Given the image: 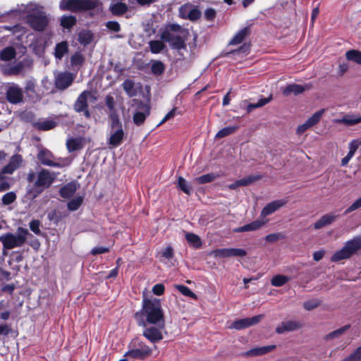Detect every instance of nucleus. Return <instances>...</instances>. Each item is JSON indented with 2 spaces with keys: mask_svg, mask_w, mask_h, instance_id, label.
Returning <instances> with one entry per match:
<instances>
[{
  "mask_svg": "<svg viewBox=\"0 0 361 361\" xmlns=\"http://www.w3.org/2000/svg\"><path fill=\"white\" fill-rule=\"evenodd\" d=\"M135 319L139 326H145L150 324H161V328H165L164 312L160 300L157 298L142 300V309L135 314Z\"/></svg>",
  "mask_w": 361,
  "mask_h": 361,
  "instance_id": "obj_1",
  "label": "nucleus"
},
{
  "mask_svg": "<svg viewBox=\"0 0 361 361\" xmlns=\"http://www.w3.org/2000/svg\"><path fill=\"white\" fill-rule=\"evenodd\" d=\"M13 14L18 16L20 18L26 19L33 29L39 31L43 30L49 22L43 8L33 3L23 6L20 9L13 11Z\"/></svg>",
  "mask_w": 361,
  "mask_h": 361,
  "instance_id": "obj_2",
  "label": "nucleus"
},
{
  "mask_svg": "<svg viewBox=\"0 0 361 361\" xmlns=\"http://www.w3.org/2000/svg\"><path fill=\"white\" fill-rule=\"evenodd\" d=\"M59 6L62 10L74 12L94 10L99 13L103 9V4L99 0H61Z\"/></svg>",
  "mask_w": 361,
  "mask_h": 361,
  "instance_id": "obj_3",
  "label": "nucleus"
},
{
  "mask_svg": "<svg viewBox=\"0 0 361 361\" xmlns=\"http://www.w3.org/2000/svg\"><path fill=\"white\" fill-rule=\"evenodd\" d=\"M56 178V174L47 169H42L37 173H30L27 175L29 182L33 183L37 193H41L49 188Z\"/></svg>",
  "mask_w": 361,
  "mask_h": 361,
  "instance_id": "obj_4",
  "label": "nucleus"
},
{
  "mask_svg": "<svg viewBox=\"0 0 361 361\" xmlns=\"http://www.w3.org/2000/svg\"><path fill=\"white\" fill-rule=\"evenodd\" d=\"M361 250V235H356L346 241L339 250L336 251L331 257L332 262L349 259L351 256Z\"/></svg>",
  "mask_w": 361,
  "mask_h": 361,
  "instance_id": "obj_5",
  "label": "nucleus"
},
{
  "mask_svg": "<svg viewBox=\"0 0 361 361\" xmlns=\"http://www.w3.org/2000/svg\"><path fill=\"white\" fill-rule=\"evenodd\" d=\"M28 235L27 229L19 227L16 235L11 233H6L0 236V241L6 249H13L22 246Z\"/></svg>",
  "mask_w": 361,
  "mask_h": 361,
  "instance_id": "obj_6",
  "label": "nucleus"
},
{
  "mask_svg": "<svg viewBox=\"0 0 361 361\" xmlns=\"http://www.w3.org/2000/svg\"><path fill=\"white\" fill-rule=\"evenodd\" d=\"M97 97L90 91L82 92L78 97L75 104L74 109L77 112H82L86 118L90 117V113L87 109L90 104H94Z\"/></svg>",
  "mask_w": 361,
  "mask_h": 361,
  "instance_id": "obj_7",
  "label": "nucleus"
},
{
  "mask_svg": "<svg viewBox=\"0 0 361 361\" xmlns=\"http://www.w3.org/2000/svg\"><path fill=\"white\" fill-rule=\"evenodd\" d=\"M37 157L42 164L59 168L67 166L71 161L68 158L55 159L49 151L45 149L41 150L39 152Z\"/></svg>",
  "mask_w": 361,
  "mask_h": 361,
  "instance_id": "obj_8",
  "label": "nucleus"
},
{
  "mask_svg": "<svg viewBox=\"0 0 361 361\" xmlns=\"http://www.w3.org/2000/svg\"><path fill=\"white\" fill-rule=\"evenodd\" d=\"M130 348L126 353V357H130L135 359H144L152 353V349L142 342H132L129 345Z\"/></svg>",
  "mask_w": 361,
  "mask_h": 361,
  "instance_id": "obj_9",
  "label": "nucleus"
},
{
  "mask_svg": "<svg viewBox=\"0 0 361 361\" xmlns=\"http://www.w3.org/2000/svg\"><path fill=\"white\" fill-rule=\"evenodd\" d=\"M175 28L178 30L181 29L178 25H173L171 27V31L167 30L162 32L161 39L164 42H170L172 47L174 49H180L185 47V42L181 37L175 35Z\"/></svg>",
  "mask_w": 361,
  "mask_h": 361,
  "instance_id": "obj_10",
  "label": "nucleus"
},
{
  "mask_svg": "<svg viewBox=\"0 0 361 361\" xmlns=\"http://www.w3.org/2000/svg\"><path fill=\"white\" fill-rule=\"evenodd\" d=\"M247 252L241 248H221L211 252V255L214 257L228 258L232 257H245Z\"/></svg>",
  "mask_w": 361,
  "mask_h": 361,
  "instance_id": "obj_11",
  "label": "nucleus"
},
{
  "mask_svg": "<svg viewBox=\"0 0 361 361\" xmlns=\"http://www.w3.org/2000/svg\"><path fill=\"white\" fill-rule=\"evenodd\" d=\"M157 326H145L143 331V336L151 343H157L163 339V331L164 328H161V324H155Z\"/></svg>",
  "mask_w": 361,
  "mask_h": 361,
  "instance_id": "obj_12",
  "label": "nucleus"
},
{
  "mask_svg": "<svg viewBox=\"0 0 361 361\" xmlns=\"http://www.w3.org/2000/svg\"><path fill=\"white\" fill-rule=\"evenodd\" d=\"M262 314H258L250 318H244L234 321L228 326L229 329L242 330L258 324L263 318Z\"/></svg>",
  "mask_w": 361,
  "mask_h": 361,
  "instance_id": "obj_13",
  "label": "nucleus"
},
{
  "mask_svg": "<svg viewBox=\"0 0 361 361\" xmlns=\"http://www.w3.org/2000/svg\"><path fill=\"white\" fill-rule=\"evenodd\" d=\"M123 138L124 131L122 127L112 128L109 132L107 143L114 148L121 145Z\"/></svg>",
  "mask_w": 361,
  "mask_h": 361,
  "instance_id": "obj_14",
  "label": "nucleus"
},
{
  "mask_svg": "<svg viewBox=\"0 0 361 361\" xmlns=\"http://www.w3.org/2000/svg\"><path fill=\"white\" fill-rule=\"evenodd\" d=\"M180 16L185 19L195 20L200 17L198 9L190 4L183 5L179 9Z\"/></svg>",
  "mask_w": 361,
  "mask_h": 361,
  "instance_id": "obj_15",
  "label": "nucleus"
},
{
  "mask_svg": "<svg viewBox=\"0 0 361 361\" xmlns=\"http://www.w3.org/2000/svg\"><path fill=\"white\" fill-rule=\"evenodd\" d=\"M74 75L68 72L59 73L55 78V84L57 88L64 90L73 82Z\"/></svg>",
  "mask_w": 361,
  "mask_h": 361,
  "instance_id": "obj_16",
  "label": "nucleus"
},
{
  "mask_svg": "<svg viewBox=\"0 0 361 361\" xmlns=\"http://www.w3.org/2000/svg\"><path fill=\"white\" fill-rule=\"evenodd\" d=\"M288 200L286 199L277 200L268 203L262 210L261 216L265 217L268 215L271 214L281 207L286 205Z\"/></svg>",
  "mask_w": 361,
  "mask_h": 361,
  "instance_id": "obj_17",
  "label": "nucleus"
},
{
  "mask_svg": "<svg viewBox=\"0 0 361 361\" xmlns=\"http://www.w3.org/2000/svg\"><path fill=\"white\" fill-rule=\"evenodd\" d=\"M302 324L296 320H289L281 322L276 329L278 334H283L286 331H293L300 329Z\"/></svg>",
  "mask_w": 361,
  "mask_h": 361,
  "instance_id": "obj_18",
  "label": "nucleus"
},
{
  "mask_svg": "<svg viewBox=\"0 0 361 361\" xmlns=\"http://www.w3.org/2000/svg\"><path fill=\"white\" fill-rule=\"evenodd\" d=\"M338 215L334 213H329L321 216L314 224V228L316 230L332 224L338 218Z\"/></svg>",
  "mask_w": 361,
  "mask_h": 361,
  "instance_id": "obj_19",
  "label": "nucleus"
},
{
  "mask_svg": "<svg viewBox=\"0 0 361 361\" xmlns=\"http://www.w3.org/2000/svg\"><path fill=\"white\" fill-rule=\"evenodd\" d=\"M312 87L311 85L307 84L305 85H300L298 84H291L283 89V94L285 96H289L290 94L298 95L302 93L305 90H309Z\"/></svg>",
  "mask_w": 361,
  "mask_h": 361,
  "instance_id": "obj_20",
  "label": "nucleus"
},
{
  "mask_svg": "<svg viewBox=\"0 0 361 361\" xmlns=\"http://www.w3.org/2000/svg\"><path fill=\"white\" fill-rule=\"evenodd\" d=\"M6 94L8 100L13 104L19 103L23 99L22 90L15 85L8 87Z\"/></svg>",
  "mask_w": 361,
  "mask_h": 361,
  "instance_id": "obj_21",
  "label": "nucleus"
},
{
  "mask_svg": "<svg viewBox=\"0 0 361 361\" xmlns=\"http://www.w3.org/2000/svg\"><path fill=\"white\" fill-rule=\"evenodd\" d=\"M23 159L20 155L15 154L11 157L9 163L3 168V173L6 174L13 173L18 169L22 163Z\"/></svg>",
  "mask_w": 361,
  "mask_h": 361,
  "instance_id": "obj_22",
  "label": "nucleus"
},
{
  "mask_svg": "<svg viewBox=\"0 0 361 361\" xmlns=\"http://www.w3.org/2000/svg\"><path fill=\"white\" fill-rule=\"evenodd\" d=\"M266 221L256 220L250 224H246L241 227L236 228L233 230L235 233L254 231L259 229L263 225H264Z\"/></svg>",
  "mask_w": 361,
  "mask_h": 361,
  "instance_id": "obj_23",
  "label": "nucleus"
},
{
  "mask_svg": "<svg viewBox=\"0 0 361 361\" xmlns=\"http://www.w3.org/2000/svg\"><path fill=\"white\" fill-rule=\"evenodd\" d=\"M275 348V345H270L252 348L245 353L247 357H255L267 354Z\"/></svg>",
  "mask_w": 361,
  "mask_h": 361,
  "instance_id": "obj_24",
  "label": "nucleus"
},
{
  "mask_svg": "<svg viewBox=\"0 0 361 361\" xmlns=\"http://www.w3.org/2000/svg\"><path fill=\"white\" fill-rule=\"evenodd\" d=\"M77 189L78 185L74 182H71L61 188L60 195L62 197L68 199L75 194Z\"/></svg>",
  "mask_w": 361,
  "mask_h": 361,
  "instance_id": "obj_25",
  "label": "nucleus"
},
{
  "mask_svg": "<svg viewBox=\"0 0 361 361\" xmlns=\"http://www.w3.org/2000/svg\"><path fill=\"white\" fill-rule=\"evenodd\" d=\"M56 122L52 119H39L35 123V126L42 130H48L56 126Z\"/></svg>",
  "mask_w": 361,
  "mask_h": 361,
  "instance_id": "obj_26",
  "label": "nucleus"
},
{
  "mask_svg": "<svg viewBox=\"0 0 361 361\" xmlns=\"http://www.w3.org/2000/svg\"><path fill=\"white\" fill-rule=\"evenodd\" d=\"M109 10L113 15L121 16L128 11V6L122 2H116L110 5Z\"/></svg>",
  "mask_w": 361,
  "mask_h": 361,
  "instance_id": "obj_27",
  "label": "nucleus"
},
{
  "mask_svg": "<svg viewBox=\"0 0 361 361\" xmlns=\"http://www.w3.org/2000/svg\"><path fill=\"white\" fill-rule=\"evenodd\" d=\"M66 146L68 150L71 152L75 150H79L83 147L82 138H72L67 140Z\"/></svg>",
  "mask_w": 361,
  "mask_h": 361,
  "instance_id": "obj_28",
  "label": "nucleus"
},
{
  "mask_svg": "<svg viewBox=\"0 0 361 361\" xmlns=\"http://www.w3.org/2000/svg\"><path fill=\"white\" fill-rule=\"evenodd\" d=\"M142 111H137L133 115V121L136 125H140L145 121L147 115L149 114V109L145 106H142Z\"/></svg>",
  "mask_w": 361,
  "mask_h": 361,
  "instance_id": "obj_29",
  "label": "nucleus"
},
{
  "mask_svg": "<svg viewBox=\"0 0 361 361\" xmlns=\"http://www.w3.org/2000/svg\"><path fill=\"white\" fill-rule=\"evenodd\" d=\"M249 32V29L247 27H245L239 30L231 39L230 44L236 45L241 43Z\"/></svg>",
  "mask_w": 361,
  "mask_h": 361,
  "instance_id": "obj_30",
  "label": "nucleus"
},
{
  "mask_svg": "<svg viewBox=\"0 0 361 361\" xmlns=\"http://www.w3.org/2000/svg\"><path fill=\"white\" fill-rule=\"evenodd\" d=\"M122 86L123 87V90L126 92V94L132 97L137 94V90L135 88L134 82L131 80H126L123 84Z\"/></svg>",
  "mask_w": 361,
  "mask_h": 361,
  "instance_id": "obj_31",
  "label": "nucleus"
},
{
  "mask_svg": "<svg viewBox=\"0 0 361 361\" xmlns=\"http://www.w3.org/2000/svg\"><path fill=\"white\" fill-rule=\"evenodd\" d=\"M324 112H325L324 109H320V110L316 111L315 113H314L310 118H308L306 120V121L308 123V124L312 128V127L314 126L315 125H317L320 121Z\"/></svg>",
  "mask_w": 361,
  "mask_h": 361,
  "instance_id": "obj_32",
  "label": "nucleus"
},
{
  "mask_svg": "<svg viewBox=\"0 0 361 361\" xmlns=\"http://www.w3.org/2000/svg\"><path fill=\"white\" fill-rule=\"evenodd\" d=\"M185 238L188 243L195 248L200 247L202 245L201 239L196 234L192 233H186Z\"/></svg>",
  "mask_w": 361,
  "mask_h": 361,
  "instance_id": "obj_33",
  "label": "nucleus"
},
{
  "mask_svg": "<svg viewBox=\"0 0 361 361\" xmlns=\"http://www.w3.org/2000/svg\"><path fill=\"white\" fill-rule=\"evenodd\" d=\"M343 124L347 126H354L361 123V116L348 114L343 117Z\"/></svg>",
  "mask_w": 361,
  "mask_h": 361,
  "instance_id": "obj_34",
  "label": "nucleus"
},
{
  "mask_svg": "<svg viewBox=\"0 0 361 361\" xmlns=\"http://www.w3.org/2000/svg\"><path fill=\"white\" fill-rule=\"evenodd\" d=\"M350 325H345L341 328H339L329 334H328L327 335H326L325 336V339L326 340H331V339H334V338H339L340 336H341L345 331H347L349 329H350Z\"/></svg>",
  "mask_w": 361,
  "mask_h": 361,
  "instance_id": "obj_35",
  "label": "nucleus"
},
{
  "mask_svg": "<svg viewBox=\"0 0 361 361\" xmlns=\"http://www.w3.org/2000/svg\"><path fill=\"white\" fill-rule=\"evenodd\" d=\"M68 51V44L66 42H62L56 44L55 48L56 58L61 59Z\"/></svg>",
  "mask_w": 361,
  "mask_h": 361,
  "instance_id": "obj_36",
  "label": "nucleus"
},
{
  "mask_svg": "<svg viewBox=\"0 0 361 361\" xmlns=\"http://www.w3.org/2000/svg\"><path fill=\"white\" fill-rule=\"evenodd\" d=\"M92 39L93 35L90 31L83 30L79 33L78 40L83 45L90 44Z\"/></svg>",
  "mask_w": 361,
  "mask_h": 361,
  "instance_id": "obj_37",
  "label": "nucleus"
},
{
  "mask_svg": "<svg viewBox=\"0 0 361 361\" xmlns=\"http://www.w3.org/2000/svg\"><path fill=\"white\" fill-rule=\"evenodd\" d=\"M178 187L185 194L190 195L192 190L191 185L183 177L178 179Z\"/></svg>",
  "mask_w": 361,
  "mask_h": 361,
  "instance_id": "obj_38",
  "label": "nucleus"
},
{
  "mask_svg": "<svg viewBox=\"0 0 361 361\" xmlns=\"http://www.w3.org/2000/svg\"><path fill=\"white\" fill-rule=\"evenodd\" d=\"M346 59L349 61H354L358 64H361V52L357 50H350L345 54Z\"/></svg>",
  "mask_w": 361,
  "mask_h": 361,
  "instance_id": "obj_39",
  "label": "nucleus"
},
{
  "mask_svg": "<svg viewBox=\"0 0 361 361\" xmlns=\"http://www.w3.org/2000/svg\"><path fill=\"white\" fill-rule=\"evenodd\" d=\"M289 280L290 278L286 276L276 275L272 278L271 283L274 286L280 287L289 281Z\"/></svg>",
  "mask_w": 361,
  "mask_h": 361,
  "instance_id": "obj_40",
  "label": "nucleus"
},
{
  "mask_svg": "<svg viewBox=\"0 0 361 361\" xmlns=\"http://www.w3.org/2000/svg\"><path fill=\"white\" fill-rule=\"evenodd\" d=\"M16 56V51L13 47H6L0 54L1 59L4 61H10Z\"/></svg>",
  "mask_w": 361,
  "mask_h": 361,
  "instance_id": "obj_41",
  "label": "nucleus"
},
{
  "mask_svg": "<svg viewBox=\"0 0 361 361\" xmlns=\"http://www.w3.org/2000/svg\"><path fill=\"white\" fill-rule=\"evenodd\" d=\"M164 44L161 41L154 40L149 42L150 50L153 54H158L161 52L164 48Z\"/></svg>",
  "mask_w": 361,
  "mask_h": 361,
  "instance_id": "obj_42",
  "label": "nucleus"
},
{
  "mask_svg": "<svg viewBox=\"0 0 361 361\" xmlns=\"http://www.w3.org/2000/svg\"><path fill=\"white\" fill-rule=\"evenodd\" d=\"M321 305V300L319 299H311L303 302V307L307 310L310 311L316 309Z\"/></svg>",
  "mask_w": 361,
  "mask_h": 361,
  "instance_id": "obj_43",
  "label": "nucleus"
},
{
  "mask_svg": "<svg viewBox=\"0 0 361 361\" xmlns=\"http://www.w3.org/2000/svg\"><path fill=\"white\" fill-rule=\"evenodd\" d=\"M237 126H228L220 130L216 135V138H222L231 135L237 130Z\"/></svg>",
  "mask_w": 361,
  "mask_h": 361,
  "instance_id": "obj_44",
  "label": "nucleus"
},
{
  "mask_svg": "<svg viewBox=\"0 0 361 361\" xmlns=\"http://www.w3.org/2000/svg\"><path fill=\"white\" fill-rule=\"evenodd\" d=\"M75 18L72 16H63L61 19V25L65 28H70L75 23Z\"/></svg>",
  "mask_w": 361,
  "mask_h": 361,
  "instance_id": "obj_45",
  "label": "nucleus"
},
{
  "mask_svg": "<svg viewBox=\"0 0 361 361\" xmlns=\"http://www.w3.org/2000/svg\"><path fill=\"white\" fill-rule=\"evenodd\" d=\"M215 178V176L213 173H207L200 177L195 178L193 181L198 184H204L213 181Z\"/></svg>",
  "mask_w": 361,
  "mask_h": 361,
  "instance_id": "obj_46",
  "label": "nucleus"
},
{
  "mask_svg": "<svg viewBox=\"0 0 361 361\" xmlns=\"http://www.w3.org/2000/svg\"><path fill=\"white\" fill-rule=\"evenodd\" d=\"M82 202V198L81 197H76L71 200L68 203V208L71 211H75L77 210L80 206L81 205Z\"/></svg>",
  "mask_w": 361,
  "mask_h": 361,
  "instance_id": "obj_47",
  "label": "nucleus"
},
{
  "mask_svg": "<svg viewBox=\"0 0 361 361\" xmlns=\"http://www.w3.org/2000/svg\"><path fill=\"white\" fill-rule=\"evenodd\" d=\"M8 305L3 301L0 302V319L8 320L10 317V312L8 310Z\"/></svg>",
  "mask_w": 361,
  "mask_h": 361,
  "instance_id": "obj_48",
  "label": "nucleus"
},
{
  "mask_svg": "<svg viewBox=\"0 0 361 361\" xmlns=\"http://www.w3.org/2000/svg\"><path fill=\"white\" fill-rule=\"evenodd\" d=\"M259 178L260 177L258 176H249L247 177L238 180V182L240 186H246L251 184L254 181L259 179Z\"/></svg>",
  "mask_w": 361,
  "mask_h": 361,
  "instance_id": "obj_49",
  "label": "nucleus"
},
{
  "mask_svg": "<svg viewBox=\"0 0 361 361\" xmlns=\"http://www.w3.org/2000/svg\"><path fill=\"white\" fill-rule=\"evenodd\" d=\"M164 71V66L161 61H156L152 65V71L154 74L160 75Z\"/></svg>",
  "mask_w": 361,
  "mask_h": 361,
  "instance_id": "obj_50",
  "label": "nucleus"
},
{
  "mask_svg": "<svg viewBox=\"0 0 361 361\" xmlns=\"http://www.w3.org/2000/svg\"><path fill=\"white\" fill-rule=\"evenodd\" d=\"M16 199V195L13 192H7L2 197V202L5 205H8L13 202Z\"/></svg>",
  "mask_w": 361,
  "mask_h": 361,
  "instance_id": "obj_51",
  "label": "nucleus"
},
{
  "mask_svg": "<svg viewBox=\"0 0 361 361\" xmlns=\"http://www.w3.org/2000/svg\"><path fill=\"white\" fill-rule=\"evenodd\" d=\"M176 288L183 295L185 296H188L190 298H195V293H193L191 290L183 285H176Z\"/></svg>",
  "mask_w": 361,
  "mask_h": 361,
  "instance_id": "obj_52",
  "label": "nucleus"
},
{
  "mask_svg": "<svg viewBox=\"0 0 361 361\" xmlns=\"http://www.w3.org/2000/svg\"><path fill=\"white\" fill-rule=\"evenodd\" d=\"M111 119V129L116 128L118 127H122L121 122L119 121V118L117 114L114 112H111L110 114Z\"/></svg>",
  "mask_w": 361,
  "mask_h": 361,
  "instance_id": "obj_53",
  "label": "nucleus"
},
{
  "mask_svg": "<svg viewBox=\"0 0 361 361\" xmlns=\"http://www.w3.org/2000/svg\"><path fill=\"white\" fill-rule=\"evenodd\" d=\"M84 61V58L82 54L76 53L72 56L71 63L72 66H80Z\"/></svg>",
  "mask_w": 361,
  "mask_h": 361,
  "instance_id": "obj_54",
  "label": "nucleus"
},
{
  "mask_svg": "<svg viewBox=\"0 0 361 361\" xmlns=\"http://www.w3.org/2000/svg\"><path fill=\"white\" fill-rule=\"evenodd\" d=\"M361 360V346L343 361H360Z\"/></svg>",
  "mask_w": 361,
  "mask_h": 361,
  "instance_id": "obj_55",
  "label": "nucleus"
},
{
  "mask_svg": "<svg viewBox=\"0 0 361 361\" xmlns=\"http://www.w3.org/2000/svg\"><path fill=\"white\" fill-rule=\"evenodd\" d=\"M162 257H164L167 259H172L173 257V250L171 246H167L162 250L160 253Z\"/></svg>",
  "mask_w": 361,
  "mask_h": 361,
  "instance_id": "obj_56",
  "label": "nucleus"
},
{
  "mask_svg": "<svg viewBox=\"0 0 361 361\" xmlns=\"http://www.w3.org/2000/svg\"><path fill=\"white\" fill-rule=\"evenodd\" d=\"M361 207V197L356 200L350 207H348L345 211L344 214H349L355 210L358 209Z\"/></svg>",
  "mask_w": 361,
  "mask_h": 361,
  "instance_id": "obj_57",
  "label": "nucleus"
},
{
  "mask_svg": "<svg viewBox=\"0 0 361 361\" xmlns=\"http://www.w3.org/2000/svg\"><path fill=\"white\" fill-rule=\"evenodd\" d=\"M39 225H40V223H39V221H37V220H32L30 223V228L35 234L39 235L40 233H41V231L39 229Z\"/></svg>",
  "mask_w": 361,
  "mask_h": 361,
  "instance_id": "obj_58",
  "label": "nucleus"
},
{
  "mask_svg": "<svg viewBox=\"0 0 361 361\" xmlns=\"http://www.w3.org/2000/svg\"><path fill=\"white\" fill-rule=\"evenodd\" d=\"M360 145H361L360 141H359L358 140H353L349 143L348 152L355 154V152L357 151Z\"/></svg>",
  "mask_w": 361,
  "mask_h": 361,
  "instance_id": "obj_59",
  "label": "nucleus"
},
{
  "mask_svg": "<svg viewBox=\"0 0 361 361\" xmlns=\"http://www.w3.org/2000/svg\"><path fill=\"white\" fill-rule=\"evenodd\" d=\"M106 27L114 32H118L121 30L120 25L116 21H109L106 23Z\"/></svg>",
  "mask_w": 361,
  "mask_h": 361,
  "instance_id": "obj_60",
  "label": "nucleus"
},
{
  "mask_svg": "<svg viewBox=\"0 0 361 361\" xmlns=\"http://www.w3.org/2000/svg\"><path fill=\"white\" fill-rule=\"evenodd\" d=\"M310 128L311 127L308 124V123L307 121H305L304 123L298 126V128L296 129V133L298 135H302V133H304L306 130H307Z\"/></svg>",
  "mask_w": 361,
  "mask_h": 361,
  "instance_id": "obj_61",
  "label": "nucleus"
},
{
  "mask_svg": "<svg viewBox=\"0 0 361 361\" xmlns=\"http://www.w3.org/2000/svg\"><path fill=\"white\" fill-rule=\"evenodd\" d=\"M153 293L157 295H161L164 293V286L161 283L156 284L152 288Z\"/></svg>",
  "mask_w": 361,
  "mask_h": 361,
  "instance_id": "obj_62",
  "label": "nucleus"
},
{
  "mask_svg": "<svg viewBox=\"0 0 361 361\" xmlns=\"http://www.w3.org/2000/svg\"><path fill=\"white\" fill-rule=\"evenodd\" d=\"M107 252H109V248L105 247H96L91 251L92 254L94 255L105 253Z\"/></svg>",
  "mask_w": 361,
  "mask_h": 361,
  "instance_id": "obj_63",
  "label": "nucleus"
},
{
  "mask_svg": "<svg viewBox=\"0 0 361 361\" xmlns=\"http://www.w3.org/2000/svg\"><path fill=\"white\" fill-rule=\"evenodd\" d=\"M106 104L110 111H113L114 109V99L111 96H106Z\"/></svg>",
  "mask_w": 361,
  "mask_h": 361,
  "instance_id": "obj_64",
  "label": "nucleus"
}]
</instances>
